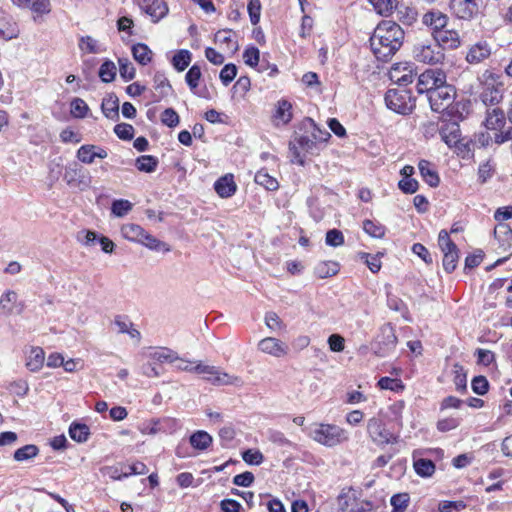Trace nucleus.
<instances>
[{
    "label": "nucleus",
    "instance_id": "obj_1",
    "mask_svg": "<svg viewBox=\"0 0 512 512\" xmlns=\"http://www.w3.org/2000/svg\"><path fill=\"white\" fill-rule=\"evenodd\" d=\"M404 35V30L396 22L381 21L370 37V47L375 57L383 62L389 61L402 46Z\"/></svg>",
    "mask_w": 512,
    "mask_h": 512
},
{
    "label": "nucleus",
    "instance_id": "obj_2",
    "mask_svg": "<svg viewBox=\"0 0 512 512\" xmlns=\"http://www.w3.org/2000/svg\"><path fill=\"white\" fill-rule=\"evenodd\" d=\"M484 125L493 134L491 135L488 132L479 136V142L482 146L488 145L492 139L497 144H502L512 139V127L506 128V118L501 109L493 108L492 110H487Z\"/></svg>",
    "mask_w": 512,
    "mask_h": 512
},
{
    "label": "nucleus",
    "instance_id": "obj_3",
    "mask_svg": "<svg viewBox=\"0 0 512 512\" xmlns=\"http://www.w3.org/2000/svg\"><path fill=\"white\" fill-rule=\"evenodd\" d=\"M309 436L327 447H334L348 440L347 432L334 424H315L311 427Z\"/></svg>",
    "mask_w": 512,
    "mask_h": 512
},
{
    "label": "nucleus",
    "instance_id": "obj_4",
    "mask_svg": "<svg viewBox=\"0 0 512 512\" xmlns=\"http://www.w3.org/2000/svg\"><path fill=\"white\" fill-rule=\"evenodd\" d=\"M427 96L430 107L434 112L440 113L447 111L449 115H453L458 109L459 103L453 105L456 97V90L452 85H449L446 82L445 84H441L436 89L430 91V94Z\"/></svg>",
    "mask_w": 512,
    "mask_h": 512
},
{
    "label": "nucleus",
    "instance_id": "obj_5",
    "mask_svg": "<svg viewBox=\"0 0 512 512\" xmlns=\"http://www.w3.org/2000/svg\"><path fill=\"white\" fill-rule=\"evenodd\" d=\"M412 54L417 62L428 65L442 64L445 60V52L434 40L417 42L413 46Z\"/></svg>",
    "mask_w": 512,
    "mask_h": 512
},
{
    "label": "nucleus",
    "instance_id": "obj_6",
    "mask_svg": "<svg viewBox=\"0 0 512 512\" xmlns=\"http://www.w3.org/2000/svg\"><path fill=\"white\" fill-rule=\"evenodd\" d=\"M195 373L203 374L204 380L208 381L212 385L215 386H224V385H241L242 380L238 376L230 375L226 372H223L216 366L211 365H203L201 363L195 365Z\"/></svg>",
    "mask_w": 512,
    "mask_h": 512
},
{
    "label": "nucleus",
    "instance_id": "obj_7",
    "mask_svg": "<svg viewBox=\"0 0 512 512\" xmlns=\"http://www.w3.org/2000/svg\"><path fill=\"white\" fill-rule=\"evenodd\" d=\"M367 433L369 438L377 446H385L398 442V436L386 428L383 420L372 417L367 422Z\"/></svg>",
    "mask_w": 512,
    "mask_h": 512
},
{
    "label": "nucleus",
    "instance_id": "obj_8",
    "mask_svg": "<svg viewBox=\"0 0 512 512\" xmlns=\"http://www.w3.org/2000/svg\"><path fill=\"white\" fill-rule=\"evenodd\" d=\"M290 151L292 152V162L301 166L305 164V155H316L319 153V146L313 138L307 135H300L294 138L289 144Z\"/></svg>",
    "mask_w": 512,
    "mask_h": 512
},
{
    "label": "nucleus",
    "instance_id": "obj_9",
    "mask_svg": "<svg viewBox=\"0 0 512 512\" xmlns=\"http://www.w3.org/2000/svg\"><path fill=\"white\" fill-rule=\"evenodd\" d=\"M385 103L390 110L402 115L411 113L415 107L414 100L407 91L396 89H390L386 92Z\"/></svg>",
    "mask_w": 512,
    "mask_h": 512
},
{
    "label": "nucleus",
    "instance_id": "obj_10",
    "mask_svg": "<svg viewBox=\"0 0 512 512\" xmlns=\"http://www.w3.org/2000/svg\"><path fill=\"white\" fill-rule=\"evenodd\" d=\"M438 245L443 252V267L446 272L451 273L455 270L458 262V249L455 243L450 239L447 231L441 230L438 236Z\"/></svg>",
    "mask_w": 512,
    "mask_h": 512
},
{
    "label": "nucleus",
    "instance_id": "obj_11",
    "mask_svg": "<svg viewBox=\"0 0 512 512\" xmlns=\"http://www.w3.org/2000/svg\"><path fill=\"white\" fill-rule=\"evenodd\" d=\"M446 74L441 69H427L418 76V93L430 94V91L436 89L439 85L445 84Z\"/></svg>",
    "mask_w": 512,
    "mask_h": 512
},
{
    "label": "nucleus",
    "instance_id": "obj_12",
    "mask_svg": "<svg viewBox=\"0 0 512 512\" xmlns=\"http://www.w3.org/2000/svg\"><path fill=\"white\" fill-rule=\"evenodd\" d=\"M25 309V304L19 299V295L14 290H5L0 296V315L12 316L20 315Z\"/></svg>",
    "mask_w": 512,
    "mask_h": 512
},
{
    "label": "nucleus",
    "instance_id": "obj_13",
    "mask_svg": "<svg viewBox=\"0 0 512 512\" xmlns=\"http://www.w3.org/2000/svg\"><path fill=\"white\" fill-rule=\"evenodd\" d=\"M396 344L397 337L394 328L390 324L383 325L377 337L375 353L380 357H385L394 350Z\"/></svg>",
    "mask_w": 512,
    "mask_h": 512
},
{
    "label": "nucleus",
    "instance_id": "obj_14",
    "mask_svg": "<svg viewBox=\"0 0 512 512\" xmlns=\"http://www.w3.org/2000/svg\"><path fill=\"white\" fill-rule=\"evenodd\" d=\"M450 9L459 19L470 20L478 13L477 0H451Z\"/></svg>",
    "mask_w": 512,
    "mask_h": 512
},
{
    "label": "nucleus",
    "instance_id": "obj_15",
    "mask_svg": "<svg viewBox=\"0 0 512 512\" xmlns=\"http://www.w3.org/2000/svg\"><path fill=\"white\" fill-rule=\"evenodd\" d=\"M138 3L154 23L163 19L169 12L168 5L164 0H138Z\"/></svg>",
    "mask_w": 512,
    "mask_h": 512
},
{
    "label": "nucleus",
    "instance_id": "obj_16",
    "mask_svg": "<svg viewBox=\"0 0 512 512\" xmlns=\"http://www.w3.org/2000/svg\"><path fill=\"white\" fill-rule=\"evenodd\" d=\"M433 40L439 44V47L443 49V52L448 50H455L461 46V38L459 33L453 29H442L433 33Z\"/></svg>",
    "mask_w": 512,
    "mask_h": 512
},
{
    "label": "nucleus",
    "instance_id": "obj_17",
    "mask_svg": "<svg viewBox=\"0 0 512 512\" xmlns=\"http://www.w3.org/2000/svg\"><path fill=\"white\" fill-rule=\"evenodd\" d=\"M258 349L273 357H284L288 353V346L274 337H266L259 341Z\"/></svg>",
    "mask_w": 512,
    "mask_h": 512
},
{
    "label": "nucleus",
    "instance_id": "obj_18",
    "mask_svg": "<svg viewBox=\"0 0 512 512\" xmlns=\"http://www.w3.org/2000/svg\"><path fill=\"white\" fill-rule=\"evenodd\" d=\"M491 55V47L486 41H479L471 45L466 53L465 60L469 64H479Z\"/></svg>",
    "mask_w": 512,
    "mask_h": 512
},
{
    "label": "nucleus",
    "instance_id": "obj_19",
    "mask_svg": "<svg viewBox=\"0 0 512 512\" xmlns=\"http://www.w3.org/2000/svg\"><path fill=\"white\" fill-rule=\"evenodd\" d=\"M439 134L449 147L456 146L461 137L459 124L455 120L443 122L439 129Z\"/></svg>",
    "mask_w": 512,
    "mask_h": 512
},
{
    "label": "nucleus",
    "instance_id": "obj_20",
    "mask_svg": "<svg viewBox=\"0 0 512 512\" xmlns=\"http://www.w3.org/2000/svg\"><path fill=\"white\" fill-rule=\"evenodd\" d=\"M422 23L431 28L432 34L441 31L447 26L448 17L446 14L438 10L426 12L422 16Z\"/></svg>",
    "mask_w": 512,
    "mask_h": 512
},
{
    "label": "nucleus",
    "instance_id": "obj_21",
    "mask_svg": "<svg viewBox=\"0 0 512 512\" xmlns=\"http://www.w3.org/2000/svg\"><path fill=\"white\" fill-rule=\"evenodd\" d=\"M214 189L222 198H228L234 195L237 186L234 182L233 175L227 174L219 178L214 184Z\"/></svg>",
    "mask_w": 512,
    "mask_h": 512
},
{
    "label": "nucleus",
    "instance_id": "obj_22",
    "mask_svg": "<svg viewBox=\"0 0 512 512\" xmlns=\"http://www.w3.org/2000/svg\"><path fill=\"white\" fill-rule=\"evenodd\" d=\"M418 168L423 180L431 187H437L440 183V178L437 171L433 168L431 162L427 160H420Z\"/></svg>",
    "mask_w": 512,
    "mask_h": 512
},
{
    "label": "nucleus",
    "instance_id": "obj_23",
    "mask_svg": "<svg viewBox=\"0 0 512 512\" xmlns=\"http://www.w3.org/2000/svg\"><path fill=\"white\" fill-rule=\"evenodd\" d=\"M102 113L111 120L119 118V100L115 94H108L101 104Z\"/></svg>",
    "mask_w": 512,
    "mask_h": 512
},
{
    "label": "nucleus",
    "instance_id": "obj_24",
    "mask_svg": "<svg viewBox=\"0 0 512 512\" xmlns=\"http://www.w3.org/2000/svg\"><path fill=\"white\" fill-rule=\"evenodd\" d=\"M13 4L21 8H27L37 14H47L50 12L49 0H11Z\"/></svg>",
    "mask_w": 512,
    "mask_h": 512
},
{
    "label": "nucleus",
    "instance_id": "obj_25",
    "mask_svg": "<svg viewBox=\"0 0 512 512\" xmlns=\"http://www.w3.org/2000/svg\"><path fill=\"white\" fill-rule=\"evenodd\" d=\"M45 353L40 347H32L26 359V367L31 372L39 371L44 364Z\"/></svg>",
    "mask_w": 512,
    "mask_h": 512
},
{
    "label": "nucleus",
    "instance_id": "obj_26",
    "mask_svg": "<svg viewBox=\"0 0 512 512\" xmlns=\"http://www.w3.org/2000/svg\"><path fill=\"white\" fill-rule=\"evenodd\" d=\"M494 236L498 240L500 247L507 249L511 246L512 228L507 223H498L494 229Z\"/></svg>",
    "mask_w": 512,
    "mask_h": 512
},
{
    "label": "nucleus",
    "instance_id": "obj_27",
    "mask_svg": "<svg viewBox=\"0 0 512 512\" xmlns=\"http://www.w3.org/2000/svg\"><path fill=\"white\" fill-rule=\"evenodd\" d=\"M146 230L138 224L128 223L121 227L122 236L132 242L140 243L144 237Z\"/></svg>",
    "mask_w": 512,
    "mask_h": 512
},
{
    "label": "nucleus",
    "instance_id": "obj_28",
    "mask_svg": "<svg viewBox=\"0 0 512 512\" xmlns=\"http://www.w3.org/2000/svg\"><path fill=\"white\" fill-rule=\"evenodd\" d=\"M190 444L197 450H206L212 444V436L203 430L194 432L189 438Z\"/></svg>",
    "mask_w": 512,
    "mask_h": 512
},
{
    "label": "nucleus",
    "instance_id": "obj_29",
    "mask_svg": "<svg viewBox=\"0 0 512 512\" xmlns=\"http://www.w3.org/2000/svg\"><path fill=\"white\" fill-rule=\"evenodd\" d=\"M503 98L502 95V83H497L495 86H485L482 92V101L485 104H497Z\"/></svg>",
    "mask_w": 512,
    "mask_h": 512
},
{
    "label": "nucleus",
    "instance_id": "obj_30",
    "mask_svg": "<svg viewBox=\"0 0 512 512\" xmlns=\"http://www.w3.org/2000/svg\"><path fill=\"white\" fill-rule=\"evenodd\" d=\"M141 240L142 241H140V244H142L143 246L147 247L150 250L157 252H169L171 250L170 246L167 243L157 239L147 231L145 232L144 237Z\"/></svg>",
    "mask_w": 512,
    "mask_h": 512
},
{
    "label": "nucleus",
    "instance_id": "obj_31",
    "mask_svg": "<svg viewBox=\"0 0 512 512\" xmlns=\"http://www.w3.org/2000/svg\"><path fill=\"white\" fill-rule=\"evenodd\" d=\"M415 472L421 477H430L435 472V464L426 458L415 459L413 463Z\"/></svg>",
    "mask_w": 512,
    "mask_h": 512
},
{
    "label": "nucleus",
    "instance_id": "obj_32",
    "mask_svg": "<svg viewBox=\"0 0 512 512\" xmlns=\"http://www.w3.org/2000/svg\"><path fill=\"white\" fill-rule=\"evenodd\" d=\"M134 59L141 65H146L151 61L152 51L146 44L137 43L132 47Z\"/></svg>",
    "mask_w": 512,
    "mask_h": 512
},
{
    "label": "nucleus",
    "instance_id": "obj_33",
    "mask_svg": "<svg viewBox=\"0 0 512 512\" xmlns=\"http://www.w3.org/2000/svg\"><path fill=\"white\" fill-rule=\"evenodd\" d=\"M375 11L382 16H389L396 8L397 0H369Z\"/></svg>",
    "mask_w": 512,
    "mask_h": 512
},
{
    "label": "nucleus",
    "instance_id": "obj_34",
    "mask_svg": "<svg viewBox=\"0 0 512 512\" xmlns=\"http://www.w3.org/2000/svg\"><path fill=\"white\" fill-rule=\"evenodd\" d=\"M0 36L5 39H12L17 36V31L11 23L10 18L0 10Z\"/></svg>",
    "mask_w": 512,
    "mask_h": 512
},
{
    "label": "nucleus",
    "instance_id": "obj_35",
    "mask_svg": "<svg viewBox=\"0 0 512 512\" xmlns=\"http://www.w3.org/2000/svg\"><path fill=\"white\" fill-rule=\"evenodd\" d=\"M150 360L155 364L159 363H173L176 360V353L168 348H160L149 354Z\"/></svg>",
    "mask_w": 512,
    "mask_h": 512
},
{
    "label": "nucleus",
    "instance_id": "obj_36",
    "mask_svg": "<svg viewBox=\"0 0 512 512\" xmlns=\"http://www.w3.org/2000/svg\"><path fill=\"white\" fill-rule=\"evenodd\" d=\"M158 159L152 155H143L137 158L136 167L139 171L152 173L156 170Z\"/></svg>",
    "mask_w": 512,
    "mask_h": 512
},
{
    "label": "nucleus",
    "instance_id": "obj_37",
    "mask_svg": "<svg viewBox=\"0 0 512 512\" xmlns=\"http://www.w3.org/2000/svg\"><path fill=\"white\" fill-rule=\"evenodd\" d=\"M39 453V448L36 445L28 444L14 452L13 458L18 462L26 461L36 457Z\"/></svg>",
    "mask_w": 512,
    "mask_h": 512
},
{
    "label": "nucleus",
    "instance_id": "obj_38",
    "mask_svg": "<svg viewBox=\"0 0 512 512\" xmlns=\"http://www.w3.org/2000/svg\"><path fill=\"white\" fill-rule=\"evenodd\" d=\"M191 58L190 51L182 49L173 56L172 64L177 71H184L189 66Z\"/></svg>",
    "mask_w": 512,
    "mask_h": 512
},
{
    "label": "nucleus",
    "instance_id": "obj_39",
    "mask_svg": "<svg viewBox=\"0 0 512 512\" xmlns=\"http://www.w3.org/2000/svg\"><path fill=\"white\" fill-rule=\"evenodd\" d=\"M254 180L257 184L265 187L270 191L277 190L279 186L277 180L263 170H260L255 174Z\"/></svg>",
    "mask_w": 512,
    "mask_h": 512
},
{
    "label": "nucleus",
    "instance_id": "obj_40",
    "mask_svg": "<svg viewBox=\"0 0 512 512\" xmlns=\"http://www.w3.org/2000/svg\"><path fill=\"white\" fill-rule=\"evenodd\" d=\"M133 208V204L125 199L114 200L111 205V213L115 217L126 216Z\"/></svg>",
    "mask_w": 512,
    "mask_h": 512
},
{
    "label": "nucleus",
    "instance_id": "obj_41",
    "mask_svg": "<svg viewBox=\"0 0 512 512\" xmlns=\"http://www.w3.org/2000/svg\"><path fill=\"white\" fill-rule=\"evenodd\" d=\"M69 435L77 442H85L89 436V427L85 424L73 423L70 426Z\"/></svg>",
    "mask_w": 512,
    "mask_h": 512
},
{
    "label": "nucleus",
    "instance_id": "obj_42",
    "mask_svg": "<svg viewBox=\"0 0 512 512\" xmlns=\"http://www.w3.org/2000/svg\"><path fill=\"white\" fill-rule=\"evenodd\" d=\"M116 76V66L110 61L106 60L102 63L99 69V77L105 83H109L114 80Z\"/></svg>",
    "mask_w": 512,
    "mask_h": 512
},
{
    "label": "nucleus",
    "instance_id": "obj_43",
    "mask_svg": "<svg viewBox=\"0 0 512 512\" xmlns=\"http://www.w3.org/2000/svg\"><path fill=\"white\" fill-rule=\"evenodd\" d=\"M364 231L374 238H382L385 235L386 228L378 222L365 220L363 222Z\"/></svg>",
    "mask_w": 512,
    "mask_h": 512
},
{
    "label": "nucleus",
    "instance_id": "obj_44",
    "mask_svg": "<svg viewBox=\"0 0 512 512\" xmlns=\"http://www.w3.org/2000/svg\"><path fill=\"white\" fill-rule=\"evenodd\" d=\"M338 270V264L335 262H322L319 263L315 268L316 274L320 278L333 276L338 273Z\"/></svg>",
    "mask_w": 512,
    "mask_h": 512
},
{
    "label": "nucleus",
    "instance_id": "obj_45",
    "mask_svg": "<svg viewBox=\"0 0 512 512\" xmlns=\"http://www.w3.org/2000/svg\"><path fill=\"white\" fill-rule=\"evenodd\" d=\"M308 124L312 128L311 136L316 141L317 144L325 143L331 137L330 133L326 130H322L317 126L315 121L311 118L307 119Z\"/></svg>",
    "mask_w": 512,
    "mask_h": 512
},
{
    "label": "nucleus",
    "instance_id": "obj_46",
    "mask_svg": "<svg viewBox=\"0 0 512 512\" xmlns=\"http://www.w3.org/2000/svg\"><path fill=\"white\" fill-rule=\"evenodd\" d=\"M410 501L408 493H398L391 497L390 503L393 507V512H403Z\"/></svg>",
    "mask_w": 512,
    "mask_h": 512
},
{
    "label": "nucleus",
    "instance_id": "obj_47",
    "mask_svg": "<svg viewBox=\"0 0 512 512\" xmlns=\"http://www.w3.org/2000/svg\"><path fill=\"white\" fill-rule=\"evenodd\" d=\"M291 108H292V106L288 101H286V100L279 101L278 105H277L275 117L277 119H280L284 124L288 123L292 118Z\"/></svg>",
    "mask_w": 512,
    "mask_h": 512
},
{
    "label": "nucleus",
    "instance_id": "obj_48",
    "mask_svg": "<svg viewBox=\"0 0 512 512\" xmlns=\"http://www.w3.org/2000/svg\"><path fill=\"white\" fill-rule=\"evenodd\" d=\"M215 41L220 44H226L232 51L238 50V44L232 40L231 30H220L215 34Z\"/></svg>",
    "mask_w": 512,
    "mask_h": 512
},
{
    "label": "nucleus",
    "instance_id": "obj_49",
    "mask_svg": "<svg viewBox=\"0 0 512 512\" xmlns=\"http://www.w3.org/2000/svg\"><path fill=\"white\" fill-rule=\"evenodd\" d=\"M201 76V69L196 64L193 65L186 73L185 80L192 91H194L198 87Z\"/></svg>",
    "mask_w": 512,
    "mask_h": 512
},
{
    "label": "nucleus",
    "instance_id": "obj_50",
    "mask_svg": "<svg viewBox=\"0 0 512 512\" xmlns=\"http://www.w3.org/2000/svg\"><path fill=\"white\" fill-rule=\"evenodd\" d=\"M118 63L120 76L126 81L132 80L135 77L133 64L127 58H120Z\"/></svg>",
    "mask_w": 512,
    "mask_h": 512
},
{
    "label": "nucleus",
    "instance_id": "obj_51",
    "mask_svg": "<svg viewBox=\"0 0 512 512\" xmlns=\"http://www.w3.org/2000/svg\"><path fill=\"white\" fill-rule=\"evenodd\" d=\"M398 20L404 25L411 26L417 20V12L413 8L403 7L398 10Z\"/></svg>",
    "mask_w": 512,
    "mask_h": 512
},
{
    "label": "nucleus",
    "instance_id": "obj_52",
    "mask_svg": "<svg viewBox=\"0 0 512 512\" xmlns=\"http://www.w3.org/2000/svg\"><path fill=\"white\" fill-rule=\"evenodd\" d=\"M95 149V145H83L77 151V158L83 163L91 164L96 158L94 155Z\"/></svg>",
    "mask_w": 512,
    "mask_h": 512
},
{
    "label": "nucleus",
    "instance_id": "obj_53",
    "mask_svg": "<svg viewBox=\"0 0 512 512\" xmlns=\"http://www.w3.org/2000/svg\"><path fill=\"white\" fill-rule=\"evenodd\" d=\"M147 471V467L142 462H136L131 465L125 466V470L122 471V475L119 476H113L116 479H121L122 477H128L130 475H142L145 474Z\"/></svg>",
    "mask_w": 512,
    "mask_h": 512
},
{
    "label": "nucleus",
    "instance_id": "obj_54",
    "mask_svg": "<svg viewBox=\"0 0 512 512\" xmlns=\"http://www.w3.org/2000/svg\"><path fill=\"white\" fill-rule=\"evenodd\" d=\"M89 110L84 100L75 98L71 101V114L75 118H84Z\"/></svg>",
    "mask_w": 512,
    "mask_h": 512
},
{
    "label": "nucleus",
    "instance_id": "obj_55",
    "mask_svg": "<svg viewBox=\"0 0 512 512\" xmlns=\"http://www.w3.org/2000/svg\"><path fill=\"white\" fill-rule=\"evenodd\" d=\"M153 82L154 88L157 91H160L161 96H167L169 91L172 89L168 79L164 76V74H155Z\"/></svg>",
    "mask_w": 512,
    "mask_h": 512
},
{
    "label": "nucleus",
    "instance_id": "obj_56",
    "mask_svg": "<svg viewBox=\"0 0 512 512\" xmlns=\"http://www.w3.org/2000/svg\"><path fill=\"white\" fill-rule=\"evenodd\" d=\"M237 75V67L230 63L226 64L220 71V80L224 86H228Z\"/></svg>",
    "mask_w": 512,
    "mask_h": 512
},
{
    "label": "nucleus",
    "instance_id": "obj_57",
    "mask_svg": "<svg viewBox=\"0 0 512 512\" xmlns=\"http://www.w3.org/2000/svg\"><path fill=\"white\" fill-rule=\"evenodd\" d=\"M243 59L246 65L256 67L260 61V51L252 46L247 48L243 53Z\"/></svg>",
    "mask_w": 512,
    "mask_h": 512
},
{
    "label": "nucleus",
    "instance_id": "obj_58",
    "mask_svg": "<svg viewBox=\"0 0 512 512\" xmlns=\"http://www.w3.org/2000/svg\"><path fill=\"white\" fill-rule=\"evenodd\" d=\"M81 172V168L78 167L76 163L66 167L64 173V180L70 186H76L78 184L79 174Z\"/></svg>",
    "mask_w": 512,
    "mask_h": 512
},
{
    "label": "nucleus",
    "instance_id": "obj_59",
    "mask_svg": "<svg viewBox=\"0 0 512 512\" xmlns=\"http://www.w3.org/2000/svg\"><path fill=\"white\" fill-rule=\"evenodd\" d=\"M378 386L383 390L399 391L404 388L401 380L390 377H382L378 381Z\"/></svg>",
    "mask_w": 512,
    "mask_h": 512
},
{
    "label": "nucleus",
    "instance_id": "obj_60",
    "mask_svg": "<svg viewBox=\"0 0 512 512\" xmlns=\"http://www.w3.org/2000/svg\"><path fill=\"white\" fill-rule=\"evenodd\" d=\"M242 459L249 465H260L264 456L259 450L248 449L242 453Z\"/></svg>",
    "mask_w": 512,
    "mask_h": 512
},
{
    "label": "nucleus",
    "instance_id": "obj_61",
    "mask_svg": "<svg viewBox=\"0 0 512 512\" xmlns=\"http://www.w3.org/2000/svg\"><path fill=\"white\" fill-rule=\"evenodd\" d=\"M115 134L122 140H131L134 136V128L127 123H120L114 127Z\"/></svg>",
    "mask_w": 512,
    "mask_h": 512
},
{
    "label": "nucleus",
    "instance_id": "obj_62",
    "mask_svg": "<svg viewBox=\"0 0 512 512\" xmlns=\"http://www.w3.org/2000/svg\"><path fill=\"white\" fill-rule=\"evenodd\" d=\"M325 242L329 246L338 247L344 243V236L340 230L332 229L326 233Z\"/></svg>",
    "mask_w": 512,
    "mask_h": 512
},
{
    "label": "nucleus",
    "instance_id": "obj_63",
    "mask_svg": "<svg viewBox=\"0 0 512 512\" xmlns=\"http://www.w3.org/2000/svg\"><path fill=\"white\" fill-rule=\"evenodd\" d=\"M161 121L168 127H176L179 124V116L172 108H167L161 114Z\"/></svg>",
    "mask_w": 512,
    "mask_h": 512
},
{
    "label": "nucleus",
    "instance_id": "obj_64",
    "mask_svg": "<svg viewBox=\"0 0 512 512\" xmlns=\"http://www.w3.org/2000/svg\"><path fill=\"white\" fill-rule=\"evenodd\" d=\"M471 386L474 393L478 395H484L488 391L489 383L486 377L476 376L473 378Z\"/></svg>",
    "mask_w": 512,
    "mask_h": 512
}]
</instances>
